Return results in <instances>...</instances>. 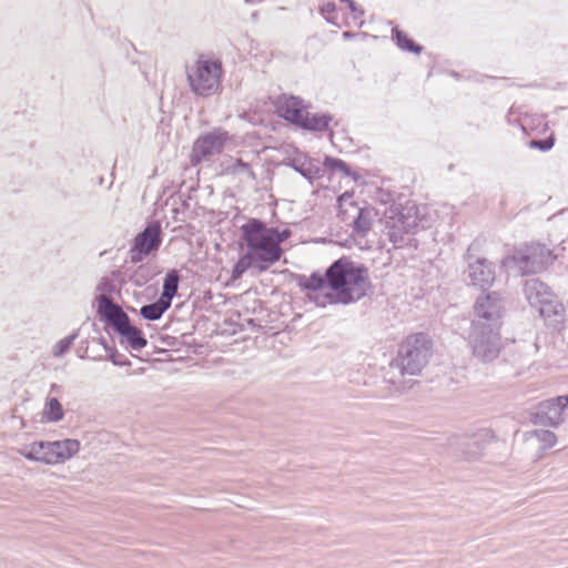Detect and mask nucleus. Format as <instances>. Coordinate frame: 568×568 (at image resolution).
Wrapping results in <instances>:
<instances>
[{
    "mask_svg": "<svg viewBox=\"0 0 568 568\" xmlns=\"http://www.w3.org/2000/svg\"><path fill=\"white\" fill-rule=\"evenodd\" d=\"M47 465L64 464L80 450V442L73 438L47 442Z\"/></svg>",
    "mask_w": 568,
    "mask_h": 568,
    "instance_id": "obj_13",
    "label": "nucleus"
},
{
    "mask_svg": "<svg viewBox=\"0 0 568 568\" xmlns=\"http://www.w3.org/2000/svg\"><path fill=\"white\" fill-rule=\"evenodd\" d=\"M356 217L353 221L354 232L359 235H365L366 232L371 229L372 217L371 211L367 209L355 207Z\"/></svg>",
    "mask_w": 568,
    "mask_h": 568,
    "instance_id": "obj_27",
    "label": "nucleus"
},
{
    "mask_svg": "<svg viewBox=\"0 0 568 568\" xmlns=\"http://www.w3.org/2000/svg\"><path fill=\"white\" fill-rule=\"evenodd\" d=\"M98 311L118 334L131 324L128 314L106 295L98 296Z\"/></svg>",
    "mask_w": 568,
    "mask_h": 568,
    "instance_id": "obj_12",
    "label": "nucleus"
},
{
    "mask_svg": "<svg viewBox=\"0 0 568 568\" xmlns=\"http://www.w3.org/2000/svg\"><path fill=\"white\" fill-rule=\"evenodd\" d=\"M64 416V412L60 402L54 398H48L42 409V422L44 423H58Z\"/></svg>",
    "mask_w": 568,
    "mask_h": 568,
    "instance_id": "obj_23",
    "label": "nucleus"
},
{
    "mask_svg": "<svg viewBox=\"0 0 568 568\" xmlns=\"http://www.w3.org/2000/svg\"><path fill=\"white\" fill-rule=\"evenodd\" d=\"M425 365V357H393L386 369L385 381L396 392H404L413 386L412 377L418 375Z\"/></svg>",
    "mask_w": 568,
    "mask_h": 568,
    "instance_id": "obj_7",
    "label": "nucleus"
},
{
    "mask_svg": "<svg viewBox=\"0 0 568 568\" xmlns=\"http://www.w3.org/2000/svg\"><path fill=\"white\" fill-rule=\"evenodd\" d=\"M112 359L113 365L119 367H132V363L122 357H110Z\"/></svg>",
    "mask_w": 568,
    "mask_h": 568,
    "instance_id": "obj_32",
    "label": "nucleus"
},
{
    "mask_svg": "<svg viewBox=\"0 0 568 568\" xmlns=\"http://www.w3.org/2000/svg\"><path fill=\"white\" fill-rule=\"evenodd\" d=\"M292 168L301 173L308 181H313L322 176V170L317 161L308 158H296L292 161Z\"/></svg>",
    "mask_w": 568,
    "mask_h": 568,
    "instance_id": "obj_20",
    "label": "nucleus"
},
{
    "mask_svg": "<svg viewBox=\"0 0 568 568\" xmlns=\"http://www.w3.org/2000/svg\"><path fill=\"white\" fill-rule=\"evenodd\" d=\"M467 274L470 283L480 287L489 286L495 281L494 266L486 258L478 257L473 262L468 261Z\"/></svg>",
    "mask_w": 568,
    "mask_h": 568,
    "instance_id": "obj_17",
    "label": "nucleus"
},
{
    "mask_svg": "<svg viewBox=\"0 0 568 568\" xmlns=\"http://www.w3.org/2000/svg\"><path fill=\"white\" fill-rule=\"evenodd\" d=\"M277 112L285 120L301 128L308 112L304 101L297 97H281L276 103Z\"/></svg>",
    "mask_w": 568,
    "mask_h": 568,
    "instance_id": "obj_14",
    "label": "nucleus"
},
{
    "mask_svg": "<svg viewBox=\"0 0 568 568\" xmlns=\"http://www.w3.org/2000/svg\"><path fill=\"white\" fill-rule=\"evenodd\" d=\"M47 450L48 446L45 440H36L32 443L23 444L18 449V453L30 462L47 465Z\"/></svg>",
    "mask_w": 568,
    "mask_h": 568,
    "instance_id": "obj_19",
    "label": "nucleus"
},
{
    "mask_svg": "<svg viewBox=\"0 0 568 568\" xmlns=\"http://www.w3.org/2000/svg\"><path fill=\"white\" fill-rule=\"evenodd\" d=\"M524 294L528 303L538 310L544 318L560 316L562 305L555 298L550 288L539 280L532 278L526 281L524 285Z\"/></svg>",
    "mask_w": 568,
    "mask_h": 568,
    "instance_id": "obj_8",
    "label": "nucleus"
},
{
    "mask_svg": "<svg viewBox=\"0 0 568 568\" xmlns=\"http://www.w3.org/2000/svg\"><path fill=\"white\" fill-rule=\"evenodd\" d=\"M378 212L383 215V232L396 248L405 245L407 236L418 226L425 227L428 224V207L413 201H407L405 204L392 201L390 205Z\"/></svg>",
    "mask_w": 568,
    "mask_h": 568,
    "instance_id": "obj_4",
    "label": "nucleus"
},
{
    "mask_svg": "<svg viewBox=\"0 0 568 568\" xmlns=\"http://www.w3.org/2000/svg\"><path fill=\"white\" fill-rule=\"evenodd\" d=\"M161 243V226L158 222H152L134 237L129 251L130 262L133 264L143 262L146 256L159 250Z\"/></svg>",
    "mask_w": 568,
    "mask_h": 568,
    "instance_id": "obj_9",
    "label": "nucleus"
},
{
    "mask_svg": "<svg viewBox=\"0 0 568 568\" xmlns=\"http://www.w3.org/2000/svg\"><path fill=\"white\" fill-rule=\"evenodd\" d=\"M144 372V368L142 366H138L135 368L132 369V372L130 371H126V374L130 375V374H141Z\"/></svg>",
    "mask_w": 568,
    "mask_h": 568,
    "instance_id": "obj_35",
    "label": "nucleus"
},
{
    "mask_svg": "<svg viewBox=\"0 0 568 568\" xmlns=\"http://www.w3.org/2000/svg\"><path fill=\"white\" fill-rule=\"evenodd\" d=\"M526 448L534 454L535 458H540L542 452L554 447L557 443L556 435L546 429H534L524 434Z\"/></svg>",
    "mask_w": 568,
    "mask_h": 568,
    "instance_id": "obj_16",
    "label": "nucleus"
},
{
    "mask_svg": "<svg viewBox=\"0 0 568 568\" xmlns=\"http://www.w3.org/2000/svg\"><path fill=\"white\" fill-rule=\"evenodd\" d=\"M241 230L246 252L239 258L232 270V280L234 281L240 280L250 268L265 272L278 262L283 255L281 244L291 235L288 229L267 227L256 219H251Z\"/></svg>",
    "mask_w": 568,
    "mask_h": 568,
    "instance_id": "obj_2",
    "label": "nucleus"
},
{
    "mask_svg": "<svg viewBox=\"0 0 568 568\" xmlns=\"http://www.w3.org/2000/svg\"><path fill=\"white\" fill-rule=\"evenodd\" d=\"M503 312V298L496 292L477 298L470 333L475 355H490L499 352L497 345Z\"/></svg>",
    "mask_w": 568,
    "mask_h": 568,
    "instance_id": "obj_3",
    "label": "nucleus"
},
{
    "mask_svg": "<svg viewBox=\"0 0 568 568\" xmlns=\"http://www.w3.org/2000/svg\"><path fill=\"white\" fill-rule=\"evenodd\" d=\"M324 164H325V166H327L329 169L339 170V171L344 172L346 175L349 174V166L344 161H342L339 159L326 156Z\"/></svg>",
    "mask_w": 568,
    "mask_h": 568,
    "instance_id": "obj_29",
    "label": "nucleus"
},
{
    "mask_svg": "<svg viewBox=\"0 0 568 568\" xmlns=\"http://www.w3.org/2000/svg\"><path fill=\"white\" fill-rule=\"evenodd\" d=\"M229 141V134L223 130H214L196 139L191 154L192 164L210 161L222 152Z\"/></svg>",
    "mask_w": 568,
    "mask_h": 568,
    "instance_id": "obj_10",
    "label": "nucleus"
},
{
    "mask_svg": "<svg viewBox=\"0 0 568 568\" xmlns=\"http://www.w3.org/2000/svg\"><path fill=\"white\" fill-rule=\"evenodd\" d=\"M77 337L78 333H72L71 335L58 341L52 348V355H64L68 353Z\"/></svg>",
    "mask_w": 568,
    "mask_h": 568,
    "instance_id": "obj_28",
    "label": "nucleus"
},
{
    "mask_svg": "<svg viewBox=\"0 0 568 568\" xmlns=\"http://www.w3.org/2000/svg\"><path fill=\"white\" fill-rule=\"evenodd\" d=\"M393 39L396 41V44L399 49L408 52L414 53H420L422 47L419 44H416L412 39L407 37L406 33H404L398 28H394L392 30Z\"/></svg>",
    "mask_w": 568,
    "mask_h": 568,
    "instance_id": "obj_26",
    "label": "nucleus"
},
{
    "mask_svg": "<svg viewBox=\"0 0 568 568\" xmlns=\"http://www.w3.org/2000/svg\"><path fill=\"white\" fill-rule=\"evenodd\" d=\"M381 202L384 203V204H387L388 202H390V195L389 194H384V193H381Z\"/></svg>",
    "mask_w": 568,
    "mask_h": 568,
    "instance_id": "obj_34",
    "label": "nucleus"
},
{
    "mask_svg": "<svg viewBox=\"0 0 568 568\" xmlns=\"http://www.w3.org/2000/svg\"><path fill=\"white\" fill-rule=\"evenodd\" d=\"M119 335L120 343L126 348L139 351L146 345V339L142 336L141 331L131 324L121 331Z\"/></svg>",
    "mask_w": 568,
    "mask_h": 568,
    "instance_id": "obj_21",
    "label": "nucleus"
},
{
    "mask_svg": "<svg viewBox=\"0 0 568 568\" xmlns=\"http://www.w3.org/2000/svg\"><path fill=\"white\" fill-rule=\"evenodd\" d=\"M222 64L217 60L199 59L187 68V80L192 91L200 97L214 94L221 83Z\"/></svg>",
    "mask_w": 568,
    "mask_h": 568,
    "instance_id": "obj_6",
    "label": "nucleus"
},
{
    "mask_svg": "<svg viewBox=\"0 0 568 568\" xmlns=\"http://www.w3.org/2000/svg\"><path fill=\"white\" fill-rule=\"evenodd\" d=\"M333 118L326 113H310L307 112L305 121L301 128L310 131H325L329 129V123Z\"/></svg>",
    "mask_w": 568,
    "mask_h": 568,
    "instance_id": "obj_22",
    "label": "nucleus"
},
{
    "mask_svg": "<svg viewBox=\"0 0 568 568\" xmlns=\"http://www.w3.org/2000/svg\"><path fill=\"white\" fill-rule=\"evenodd\" d=\"M307 297L318 306L348 305L362 300L371 288L367 270L342 257L333 262L324 275L312 274L303 284Z\"/></svg>",
    "mask_w": 568,
    "mask_h": 568,
    "instance_id": "obj_1",
    "label": "nucleus"
},
{
    "mask_svg": "<svg viewBox=\"0 0 568 568\" xmlns=\"http://www.w3.org/2000/svg\"><path fill=\"white\" fill-rule=\"evenodd\" d=\"M170 306L169 303L159 297L156 302L142 306L140 314L144 320L156 321L162 317Z\"/></svg>",
    "mask_w": 568,
    "mask_h": 568,
    "instance_id": "obj_24",
    "label": "nucleus"
},
{
    "mask_svg": "<svg viewBox=\"0 0 568 568\" xmlns=\"http://www.w3.org/2000/svg\"><path fill=\"white\" fill-rule=\"evenodd\" d=\"M433 352H437L434 339L420 332L408 335L399 345L397 355H426Z\"/></svg>",
    "mask_w": 568,
    "mask_h": 568,
    "instance_id": "obj_15",
    "label": "nucleus"
},
{
    "mask_svg": "<svg viewBox=\"0 0 568 568\" xmlns=\"http://www.w3.org/2000/svg\"><path fill=\"white\" fill-rule=\"evenodd\" d=\"M335 11V3L334 2H327L323 4L322 12L323 13H331Z\"/></svg>",
    "mask_w": 568,
    "mask_h": 568,
    "instance_id": "obj_33",
    "label": "nucleus"
},
{
    "mask_svg": "<svg viewBox=\"0 0 568 568\" xmlns=\"http://www.w3.org/2000/svg\"><path fill=\"white\" fill-rule=\"evenodd\" d=\"M223 173L234 175L241 182L253 183L256 175L252 169V160H244L243 158H231L222 163Z\"/></svg>",
    "mask_w": 568,
    "mask_h": 568,
    "instance_id": "obj_18",
    "label": "nucleus"
},
{
    "mask_svg": "<svg viewBox=\"0 0 568 568\" xmlns=\"http://www.w3.org/2000/svg\"><path fill=\"white\" fill-rule=\"evenodd\" d=\"M552 145H554L552 139L538 140V141L531 142V146L537 148L541 151H548L552 148Z\"/></svg>",
    "mask_w": 568,
    "mask_h": 568,
    "instance_id": "obj_30",
    "label": "nucleus"
},
{
    "mask_svg": "<svg viewBox=\"0 0 568 568\" xmlns=\"http://www.w3.org/2000/svg\"><path fill=\"white\" fill-rule=\"evenodd\" d=\"M342 2H346L349 10L354 13V18H359L363 16V11L357 8L353 0H341Z\"/></svg>",
    "mask_w": 568,
    "mask_h": 568,
    "instance_id": "obj_31",
    "label": "nucleus"
},
{
    "mask_svg": "<svg viewBox=\"0 0 568 568\" xmlns=\"http://www.w3.org/2000/svg\"><path fill=\"white\" fill-rule=\"evenodd\" d=\"M554 260L555 256L546 245L531 243L517 247L513 254L504 257L501 267L519 275L536 274L546 270Z\"/></svg>",
    "mask_w": 568,
    "mask_h": 568,
    "instance_id": "obj_5",
    "label": "nucleus"
},
{
    "mask_svg": "<svg viewBox=\"0 0 568 568\" xmlns=\"http://www.w3.org/2000/svg\"><path fill=\"white\" fill-rule=\"evenodd\" d=\"M180 283V276L175 270H171L166 273L164 283H163V292L161 294V298L171 305L173 297L175 296Z\"/></svg>",
    "mask_w": 568,
    "mask_h": 568,
    "instance_id": "obj_25",
    "label": "nucleus"
},
{
    "mask_svg": "<svg viewBox=\"0 0 568 568\" xmlns=\"http://www.w3.org/2000/svg\"><path fill=\"white\" fill-rule=\"evenodd\" d=\"M567 405L568 400L561 399L560 396L541 402L532 415V423L544 426H558L562 422V413Z\"/></svg>",
    "mask_w": 568,
    "mask_h": 568,
    "instance_id": "obj_11",
    "label": "nucleus"
}]
</instances>
